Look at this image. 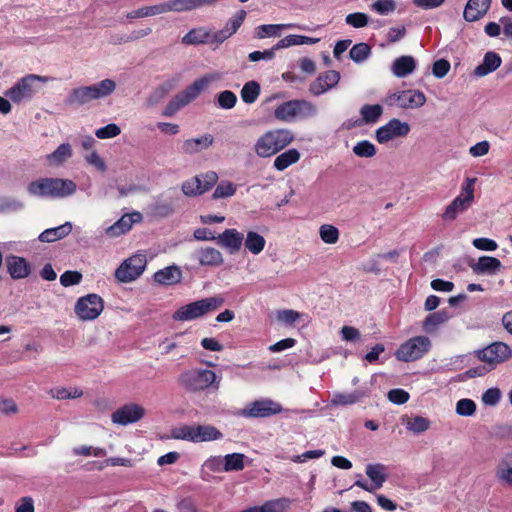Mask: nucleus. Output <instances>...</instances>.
I'll return each mask as SVG.
<instances>
[{"instance_id": "nucleus-8", "label": "nucleus", "mask_w": 512, "mask_h": 512, "mask_svg": "<svg viewBox=\"0 0 512 512\" xmlns=\"http://www.w3.org/2000/svg\"><path fill=\"white\" fill-rule=\"evenodd\" d=\"M432 347L431 340L427 336H415L402 343L395 352L397 360L413 362L421 359Z\"/></svg>"}, {"instance_id": "nucleus-32", "label": "nucleus", "mask_w": 512, "mask_h": 512, "mask_svg": "<svg viewBox=\"0 0 512 512\" xmlns=\"http://www.w3.org/2000/svg\"><path fill=\"white\" fill-rule=\"evenodd\" d=\"M223 434L212 425H195L194 443L220 440Z\"/></svg>"}, {"instance_id": "nucleus-2", "label": "nucleus", "mask_w": 512, "mask_h": 512, "mask_svg": "<svg viewBox=\"0 0 512 512\" xmlns=\"http://www.w3.org/2000/svg\"><path fill=\"white\" fill-rule=\"evenodd\" d=\"M116 90V82L106 78L89 86H81L71 90L65 104L67 106H82L93 100L110 96Z\"/></svg>"}, {"instance_id": "nucleus-24", "label": "nucleus", "mask_w": 512, "mask_h": 512, "mask_svg": "<svg viewBox=\"0 0 512 512\" xmlns=\"http://www.w3.org/2000/svg\"><path fill=\"white\" fill-rule=\"evenodd\" d=\"M195 257L202 266L217 267L224 262L222 253L213 247H205L196 250Z\"/></svg>"}, {"instance_id": "nucleus-19", "label": "nucleus", "mask_w": 512, "mask_h": 512, "mask_svg": "<svg viewBox=\"0 0 512 512\" xmlns=\"http://www.w3.org/2000/svg\"><path fill=\"white\" fill-rule=\"evenodd\" d=\"M142 214L140 212H132L130 214L123 215L113 225L106 229V234L109 237H118L131 230L134 223L142 221Z\"/></svg>"}, {"instance_id": "nucleus-25", "label": "nucleus", "mask_w": 512, "mask_h": 512, "mask_svg": "<svg viewBox=\"0 0 512 512\" xmlns=\"http://www.w3.org/2000/svg\"><path fill=\"white\" fill-rule=\"evenodd\" d=\"M213 142L214 137L211 134H204L198 138L187 139L183 142L182 152L189 155L199 153L209 148Z\"/></svg>"}, {"instance_id": "nucleus-7", "label": "nucleus", "mask_w": 512, "mask_h": 512, "mask_svg": "<svg viewBox=\"0 0 512 512\" xmlns=\"http://www.w3.org/2000/svg\"><path fill=\"white\" fill-rule=\"evenodd\" d=\"M49 77L36 74H28L18 80L10 89L5 92L14 103H21L24 100H30L37 92L36 83H46Z\"/></svg>"}, {"instance_id": "nucleus-43", "label": "nucleus", "mask_w": 512, "mask_h": 512, "mask_svg": "<svg viewBox=\"0 0 512 512\" xmlns=\"http://www.w3.org/2000/svg\"><path fill=\"white\" fill-rule=\"evenodd\" d=\"M371 55V47L364 42L352 46L349 51V57L355 63H362Z\"/></svg>"}, {"instance_id": "nucleus-52", "label": "nucleus", "mask_w": 512, "mask_h": 512, "mask_svg": "<svg viewBox=\"0 0 512 512\" xmlns=\"http://www.w3.org/2000/svg\"><path fill=\"white\" fill-rule=\"evenodd\" d=\"M476 412V404L472 399L463 398L456 403V413L459 416L469 417Z\"/></svg>"}, {"instance_id": "nucleus-23", "label": "nucleus", "mask_w": 512, "mask_h": 512, "mask_svg": "<svg viewBox=\"0 0 512 512\" xmlns=\"http://www.w3.org/2000/svg\"><path fill=\"white\" fill-rule=\"evenodd\" d=\"M502 63V59L494 51H488L485 53L482 63L474 69V75L477 77H484L494 71H496Z\"/></svg>"}, {"instance_id": "nucleus-64", "label": "nucleus", "mask_w": 512, "mask_h": 512, "mask_svg": "<svg viewBox=\"0 0 512 512\" xmlns=\"http://www.w3.org/2000/svg\"><path fill=\"white\" fill-rule=\"evenodd\" d=\"M451 68L450 62L446 59H439L433 63L432 73L438 78H444Z\"/></svg>"}, {"instance_id": "nucleus-60", "label": "nucleus", "mask_w": 512, "mask_h": 512, "mask_svg": "<svg viewBox=\"0 0 512 512\" xmlns=\"http://www.w3.org/2000/svg\"><path fill=\"white\" fill-rule=\"evenodd\" d=\"M195 425H185L174 429L173 438L194 442Z\"/></svg>"}, {"instance_id": "nucleus-51", "label": "nucleus", "mask_w": 512, "mask_h": 512, "mask_svg": "<svg viewBox=\"0 0 512 512\" xmlns=\"http://www.w3.org/2000/svg\"><path fill=\"white\" fill-rule=\"evenodd\" d=\"M321 240L327 244H335L339 239L338 229L329 224H324L320 227Z\"/></svg>"}, {"instance_id": "nucleus-21", "label": "nucleus", "mask_w": 512, "mask_h": 512, "mask_svg": "<svg viewBox=\"0 0 512 512\" xmlns=\"http://www.w3.org/2000/svg\"><path fill=\"white\" fill-rule=\"evenodd\" d=\"M469 266L477 275L490 276L495 275L503 268L501 261L492 256H481L477 262H471Z\"/></svg>"}, {"instance_id": "nucleus-6", "label": "nucleus", "mask_w": 512, "mask_h": 512, "mask_svg": "<svg viewBox=\"0 0 512 512\" xmlns=\"http://www.w3.org/2000/svg\"><path fill=\"white\" fill-rule=\"evenodd\" d=\"M224 304V298L220 296L208 297L191 302L178 308L172 315L175 321H191L203 315L215 311Z\"/></svg>"}, {"instance_id": "nucleus-35", "label": "nucleus", "mask_w": 512, "mask_h": 512, "mask_svg": "<svg viewBox=\"0 0 512 512\" xmlns=\"http://www.w3.org/2000/svg\"><path fill=\"white\" fill-rule=\"evenodd\" d=\"M366 475L372 481L375 489H380L387 479L386 466L381 463L368 464L366 466Z\"/></svg>"}, {"instance_id": "nucleus-37", "label": "nucleus", "mask_w": 512, "mask_h": 512, "mask_svg": "<svg viewBox=\"0 0 512 512\" xmlns=\"http://www.w3.org/2000/svg\"><path fill=\"white\" fill-rule=\"evenodd\" d=\"M300 159V153L297 149L291 148L280 155H278L274 160V168L278 171H283L288 168L290 165L298 162Z\"/></svg>"}, {"instance_id": "nucleus-54", "label": "nucleus", "mask_w": 512, "mask_h": 512, "mask_svg": "<svg viewBox=\"0 0 512 512\" xmlns=\"http://www.w3.org/2000/svg\"><path fill=\"white\" fill-rule=\"evenodd\" d=\"M246 15L247 13L245 10H239L232 18L226 22L224 29L228 30V33L232 36L241 27L246 18Z\"/></svg>"}, {"instance_id": "nucleus-1", "label": "nucleus", "mask_w": 512, "mask_h": 512, "mask_svg": "<svg viewBox=\"0 0 512 512\" xmlns=\"http://www.w3.org/2000/svg\"><path fill=\"white\" fill-rule=\"evenodd\" d=\"M77 185L70 179L45 177L30 182L27 186L29 195L39 198H66L76 192Z\"/></svg>"}, {"instance_id": "nucleus-22", "label": "nucleus", "mask_w": 512, "mask_h": 512, "mask_svg": "<svg viewBox=\"0 0 512 512\" xmlns=\"http://www.w3.org/2000/svg\"><path fill=\"white\" fill-rule=\"evenodd\" d=\"M491 0H469L465 6L463 17L468 22L481 19L489 10Z\"/></svg>"}, {"instance_id": "nucleus-48", "label": "nucleus", "mask_w": 512, "mask_h": 512, "mask_svg": "<svg viewBox=\"0 0 512 512\" xmlns=\"http://www.w3.org/2000/svg\"><path fill=\"white\" fill-rule=\"evenodd\" d=\"M406 428L415 434H420L427 431L430 428V421L422 416H415L408 419Z\"/></svg>"}, {"instance_id": "nucleus-12", "label": "nucleus", "mask_w": 512, "mask_h": 512, "mask_svg": "<svg viewBox=\"0 0 512 512\" xmlns=\"http://www.w3.org/2000/svg\"><path fill=\"white\" fill-rule=\"evenodd\" d=\"M282 410L280 403L269 398H263L247 404L238 415L244 418H266L279 414Z\"/></svg>"}, {"instance_id": "nucleus-38", "label": "nucleus", "mask_w": 512, "mask_h": 512, "mask_svg": "<svg viewBox=\"0 0 512 512\" xmlns=\"http://www.w3.org/2000/svg\"><path fill=\"white\" fill-rule=\"evenodd\" d=\"M265 239L257 232L249 231L244 240L245 248L252 254H259L265 247Z\"/></svg>"}, {"instance_id": "nucleus-40", "label": "nucleus", "mask_w": 512, "mask_h": 512, "mask_svg": "<svg viewBox=\"0 0 512 512\" xmlns=\"http://www.w3.org/2000/svg\"><path fill=\"white\" fill-rule=\"evenodd\" d=\"M383 113V108L379 104L363 105L360 109L362 121L366 124L376 123Z\"/></svg>"}, {"instance_id": "nucleus-63", "label": "nucleus", "mask_w": 512, "mask_h": 512, "mask_svg": "<svg viewBox=\"0 0 512 512\" xmlns=\"http://www.w3.org/2000/svg\"><path fill=\"white\" fill-rule=\"evenodd\" d=\"M182 191L186 196L201 195V187L198 178L193 177L190 180L183 182Z\"/></svg>"}, {"instance_id": "nucleus-17", "label": "nucleus", "mask_w": 512, "mask_h": 512, "mask_svg": "<svg viewBox=\"0 0 512 512\" xmlns=\"http://www.w3.org/2000/svg\"><path fill=\"white\" fill-rule=\"evenodd\" d=\"M340 80V73L335 70H328L320 74L309 86V92L314 96H320L337 86Z\"/></svg>"}, {"instance_id": "nucleus-14", "label": "nucleus", "mask_w": 512, "mask_h": 512, "mask_svg": "<svg viewBox=\"0 0 512 512\" xmlns=\"http://www.w3.org/2000/svg\"><path fill=\"white\" fill-rule=\"evenodd\" d=\"M477 357L482 362L495 365L510 359L512 357V350L506 343L497 341L478 350Z\"/></svg>"}, {"instance_id": "nucleus-44", "label": "nucleus", "mask_w": 512, "mask_h": 512, "mask_svg": "<svg viewBox=\"0 0 512 512\" xmlns=\"http://www.w3.org/2000/svg\"><path fill=\"white\" fill-rule=\"evenodd\" d=\"M292 27H294L293 24H263L256 28V36L260 39L278 36L280 30Z\"/></svg>"}, {"instance_id": "nucleus-57", "label": "nucleus", "mask_w": 512, "mask_h": 512, "mask_svg": "<svg viewBox=\"0 0 512 512\" xmlns=\"http://www.w3.org/2000/svg\"><path fill=\"white\" fill-rule=\"evenodd\" d=\"M24 207V204L11 197L0 198V213H8L13 211H19Z\"/></svg>"}, {"instance_id": "nucleus-4", "label": "nucleus", "mask_w": 512, "mask_h": 512, "mask_svg": "<svg viewBox=\"0 0 512 512\" xmlns=\"http://www.w3.org/2000/svg\"><path fill=\"white\" fill-rule=\"evenodd\" d=\"M294 140V134L289 129H274L261 135L254 145L255 153L261 158L276 155Z\"/></svg>"}, {"instance_id": "nucleus-58", "label": "nucleus", "mask_w": 512, "mask_h": 512, "mask_svg": "<svg viewBox=\"0 0 512 512\" xmlns=\"http://www.w3.org/2000/svg\"><path fill=\"white\" fill-rule=\"evenodd\" d=\"M121 133L120 127L115 123L107 124L95 131V135L99 139H109L118 136Z\"/></svg>"}, {"instance_id": "nucleus-20", "label": "nucleus", "mask_w": 512, "mask_h": 512, "mask_svg": "<svg viewBox=\"0 0 512 512\" xmlns=\"http://www.w3.org/2000/svg\"><path fill=\"white\" fill-rule=\"evenodd\" d=\"M7 271L14 280L24 279L31 273L30 263L23 257L9 255L6 257Z\"/></svg>"}, {"instance_id": "nucleus-39", "label": "nucleus", "mask_w": 512, "mask_h": 512, "mask_svg": "<svg viewBox=\"0 0 512 512\" xmlns=\"http://www.w3.org/2000/svg\"><path fill=\"white\" fill-rule=\"evenodd\" d=\"M261 87L257 81L251 80L244 84L241 89V99L246 104L254 103L260 95Z\"/></svg>"}, {"instance_id": "nucleus-56", "label": "nucleus", "mask_w": 512, "mask_h": 512, "mask_svg": "<svg viewBox=\"0 0 512 512\" xmlns=\"http://www.w3.org/2000/svg\"><path fill=\"white\" fill-rule=\"evenodd\" d=\"M371 9L379 15H388L395 11V0H377L371 5Z\"/></svg>"}, {"instance_id": "nucleus-11", "label": "nucleus", "mask_w": 512, "mask_h": 512, "mask_svg": "<svg viewBox=\"0 0 512 512\" xmlns=\"http://www.w3.org/2000/svg\"><path fill=\"white\" fill-rule=\"evenodd\" d=\"M104 309L103 299L94 293L80 297L75 304L74 311L79 319L91 321L96 319Z\"/></svg>"}, {"instance_id": "nucleus-15", "label": "nucleus", "mask_w": 512, "mask_h": 512, "mask_svg": "<svg viewBox=\"0 0 512 512\" xmlns=\"http://www.w3.org/2000/svg\"><path fill=\"white\" fill-rule=\"evenodd\" d=\"M410 130V125L407 122L393 118L385 125L376 129L375 138L379 143L384 144L392 139L407 136Z\"/></svg>"}, {"instance_id": "nucleus-26", "label": "nucleus", "mask_w": 512, "mask_h": 512, "mask_svg": "<svg viewBox=\"0 0 512 512\" xmlns=\"http://www.w3.org/2000/svg\"><path fill=\"white\" fill-rule=\"evenodd\" d=\"M495 477L504 486H512V451L507 453L495 469Z\"/></svg>"}, {"instance_id": "nucleus-42", "label": "nucleus", "mask_w": 512, "mask_h": 512, "mask_svg": "<svg viewBox=\"0 0 512 512\" xmlns=\"http://www.w3.org/2000/svg\"><path fill=\"white\" fill-rule=\"evenodd\" d=\"M245 455L242 453H232L224 456L223 471H241L244 469Z\"/></svg>"}, {"instance_id": "nucleus-55", "label": "nucleus", "mask_w": 512, "mask_h": 512, "mask_svg": "<svg viewBox=\"0 0 512 512\" xmlns=\"http://www.w3.org/2000/svg\"><path fill=\"white\" fill-rule=\"evenodd\" d=\"M195 178L199 179L201 194H203L209 191L217 183L218 175L214 171H208L201 175L195 176Z\"/></svg>"}, {"instance_id": "nucleus-28", "label": "nucleus", "mask_w": 512, "mask_h": 512, "mask_svg": "<svg viewBox=\"0 0 512 512\" xmlns=\"http://www.w3.org/2000/svg\"><path fill=\"white\" fill-rule=\"evenodd\" d=\"M182 278L181 270L175 266H168L154 273V281L162 285L179 283Z\"/></svg>"}, {"instance_id": "nucleus-13", "label": "nucleus", "mask_w": 512, "mask_h": 512, "mask_svg": "<svg viewBox=\"0 0 512 512\" xmlns=\"http://www.w3.org/2000/svg\"><path fill=\"white\" fill-rule=\"evenodd\" d=\"M146 267V259L142 255H134L125 261L116 269L115 277L122 283H128L136 280Z\"/></svg>"}, {"instance_id": "nucleus-31", "label": "nucleus", "mask_w": 512, "mask_h": 512, "mask_svg": "<svg viewBox=\"0 0 512 512\" xmlns=\"http://www.w3.org/2000/svg\"><path fill=\"white\" fill-rule=\"evenodd\" d=\"M211 31L205 27L191 29L182 37V43L185 45H201L210 42Z\"/></svg>"}, {"instance_id": "nucleus-10", "label": "nucleus", "mask_w": 512, "mask_h": 512, "mask_svg": "<svg viewBox=\"0 0 512 512\" xmlns=\"http://www.w3.org/2000/svg\"><path fill=\"white\" fill-rule=\"evenodd\" d=\"M384 102L391 107L413 109L422 107L426 103V96L420 90L409 89L387 95Z\"/></svg>"}, {"instance_id": "nucleus-34", "label": "nucleus", "mask_w": 512, "mask_h": 512, "mask_svg": "<svg viewBox=\"0 0 512 512\" xmlns=\"http://www.w3.org/2000/svg\"><path fill=\"white\" fill-rule=\"evenodd\" d=\"M72 147L69 143L60 144L52 153L46 156L51 166H60L72 157Z\"/></svg>"}, {"instance_id": "nucleus-29", "label": "nucleus", "mask_w": 512, "mask_h": 512, "mask_svg": "<svg viewBox=\"0 0 512 512\" xmlns=\"http://www.w3.org/2000/svg\"><path fill=\"white\" fill-rule=\"evenodd\" d=\"M72 231V224L66 222L54 228L44 230L38 237L41 242H55L68 236Z\"/></svg>"}, {"instance_id": "nucleus-3", "label": "nucleus", "mask_w": 512, "mask_h": 512, "mask_svg": "<svg viewBox=\"0 0 512 512\" xmlns=\"http://www.w3.org/2000/svg\"><path fill=\"white\" fill-rule=\"evenodd\" d=\"M221 377L209 369L192 368L183 371L177 379L178 384L187 392H200L208 388L218 390Z\"/></svg>"}, {"instance_id": "nucleus-50", "label": "nucleus", "mask_w": 512, "mask_h": 512, "mask_svg": "<svg viewBox=\"0 0 512 512\" xmlns=\"http://www.w3.org/2000/svg\"><path fill=\"white\" fill-rule=\"evenodd\" d=\"M217 105L222 109H232L237 103V96L230 90H224L216 96Z\"/></svg>"}, {"instance_id": "nucleus-49", "label": "nucleus", "mask_w": 512, "mask_h": 512, "mask_svg": "<svg viewBox=\"0 0 512 512\" xmlns=\"http://www.w3.org/2000/svg\"><path fill=\"white\" fill-rule=\"evenodd\" d=\"M237 186L230 181H221L215 188L212 197L214 199L231 197L236 193Z\"/></svg>"}, {"instance_id": "nucleus-62", "label": "nucleus", "mask_w": 512, "mask_h": 512, "mask_svg": "<svg viewBox=\"0 0 512 512\" xmlns=\"http://www.w3.org/2000/svg\"><path fill=\"white\" fill-rule=\"evenodd\" d=\"M174 12H185L198 9L197 0H170Z\"/></svg>"}, {"instance_id": "nucleus-53", "label": "nucleus", "mask_w": 512, "mask_h": 512, "mask_svg": "<svg viewBox=\"0 0 512 512\" xmlns=\"http://www.w3.org/2000/svg\"><path fill=\"white\" fill-rule=\"evenodd\" d=\"M345 22L353 28H363L368 25L369 16L363 12H354L345 17Z\"/></svg>"}, {"instance_id": "nucleus-18", "label": "nucleus", "mask_w": 512, "mask_h": 512, "mask_svg": "<svg viewBox=\"0 0 512 512\" xmlns=\"http://www.w3.org/2000/svg\"><path fill=\"white\" fill-rule=\"evenodd\" d=\"M243 241V234L234 228L225 229L216 237V243L225 248L231 255L240 251Z\"/></svg>"}, {"instance_id": "nucleus-27", "label": "nucleus", "mask_w": 512, "mask_h": 512, "mask_svg": "<svg viewBox=\"0 0 512 512\" xmlns=\"http://www.w3.org/2000/svg\"><path fill=\"white\" fill-rule=\"evenodd\" d=\"M416 69V61L414 57L404 55L396 58L391 66V71L397 78H404Z\"/></svg>"}, {"instance_id": "nucleus-16", "label": "nucleus", "mask_w": 512, "mask_h": 512, "mask_svg": "<svg viewBox=\"0 0 512 512\" xmlns=\"http://www.w3.org/2000/svg\"><path fill=\"white\" fill-rule=\"evenodd\" d=\"M144 415L145 409L142 406L131 403L126 404L113 412L111 420L115 424L126 426L139 421Z\"/></svg>"}, {"instance_id": "nucleus-59", "label": "nucleus", "mask_w": 512, "mask_h": 512, "mask_svg": "<svg viewBox=\"0 0 512 512\" xmlns=\"http://www.w3.org/2000/svg\"><path fill=\"white\" fill-rule=\"evenodd\" d=\"M82 278L83 276L79 271L67 270L60 276V283L64 287L78 285Z\"/></svg>"}, {"instance_id": "nucleus-5", "label": "nucleus", "mask_w": 512, "mask_h": 512, "mask_svg": "<svg viewBox=\"0 0 512 512\" xmlns=\"http://www.w3.org/2000/svg\"><path fill=\"white\" fill-rule=\"evenodd\" d=\"M212 80L213 77L209 75L196 79L191 85L187 86L182 92L176 94L168 102L162 112V115L165 117H172L175 115L181 108L195 100Z\"/></svg>"}, {"instance_id": "nucleus-30", "label": "nucleus", "mask_w": 512, "mask_h": 512, "mask_svg": "<svg viewBox=\"0 0 512 512\" xmlns=\"http://www.w3.org/2000/svg\"><path fill=\"white\" fill-rule=\"evenodd\" d=\"M450 318V313L444 309L430 313L423 321V330L430 334L434 333L440 325L446 323Z\"/></svg>"}, {"instance_id": "nucleus-47", "label": "nucleus", "mask_w": 512, "mask_h": 512, "mask_svg": "<svg viewBox=\"0 0 512 512\" xmlns=\"http://www.w3.org/2000/svg\"><path fill=\"white\" fill-rule=\"evenodd\" d=\"M49 394L58 400H66V399H76L83 395V391L78 388H74L69 390L65 387L53 388L50 390Z\"/></svg>"}, {"instance_id": "nucleus-41", "label": "nucleus", "mask_w": 512, "mask_h": 512, "mask_svg": "<svg viewBox=\"0 0 512 512\" xmlns=\"http://www.w3.org/2000/svg\"><path fill=\"white\" fill-rule=\"evenodd\" d=\"M274 117L277 120L283 122L295 121V108L293 106V100H289L278 105L274 110Z\"/></svg>"}, {"instance_id": "nucleus-33", "label": "nucleus", "mask_w": 512, "mask_h": 512, "mask_svg": "<svg viewBox=\"0 0 512 512\" xmlns=\"http://www.w3.org/2000/svg\"><path fill=\"white\" fill-rule=\"evenodd\" d=\"M293 106L295 108V120L313 118L318 113L317 106L305 99H293Z\"/></svg>"}, {"instance_id": "nucleus-46", "label": "nucleus", "mask_w": 512, "mask_h": 512, "mask_svg": "<svg viewBox=\"0 0 512 512\" xmlns=\"http://www.w3.org/2000/svg\"><path fill=\"white\" fill-rule=\"evenodd\" d=\"M364 393L361 391H354L351 393H335L333 395L332 403L335 405H352L357 403L362 397Z\"/></svg>"}, {"instance_id": "nucleus-45", "label": "nucleus", "mask_w": 512, "mask_h": 512, "mask_svg": "<svg viewBox=\"0 0 512 512\" xmlns=\"http://www.w3.org/2000/svg\"><path fill=\"white\" fill-rule=\"evenodd\" d=\"M352 151L358 157L372 158L376 155L377 149L372 142L361 140L353 146Z\"/></svg>"}, {"instance_id": "nucleus-61", "label": "nucleus", "mask_w": 512, "mask_h": 512, "mask_svg": "<svg viewBox=\"0 0 512 512\" xmlns=\"http://www.w3.org/2000/svg\"><path fill=\"white\" fill-rule=\"evenodd\" d=\"M185 338V333H176L173 335L172 339H165L160 346L163 348L164 354H169L175 348L183 345L181 339Z\"/></svg>"}, {"instance_id": "nucleus-36", "label": "nucleus", "mask_w": 512, "mask_h": 512, "mask_svg": "<svg viewBox=\"0 0 512 512\" xmlns=\"http://www.w3.org/2000/svg\"><path fill=\"white\" fill-rule=\"evenodd\" d=\"M319 41L318 38H312L304 35H288L279 40L275 45L274 49L288 48L296 45H312Z\"/></svg>"}, {"instance_id": "nucleus-9", "label": "nucleus", "mask_w": 512, "mask_h": 512, "mask_svg": "<svg viewBox=\"0 0 512 512\" xmlns=\"http://www.w3.org/2000/svg\"><path fill=\"white\" fill-rule=\"evenodd\" d=\"M475 178H467L466 184L462 186L461 193L446 207L442 218L445 221H453L458 214L465 212L474 200Z\"/></svg>"}]
</instances>
